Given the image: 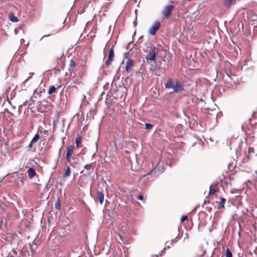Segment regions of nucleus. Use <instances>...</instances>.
<instances>
[{"label": "nucleus", "instance_id": "nucleus-22", "mask_svg": "<svg viewBox=\"0 0 257 257\" xmlns=\"http://www.w3.org/2000/svg\"><path fill=\"white\" fill-rule=\"evenodd\" d=\"M216 192V190L215 188H213L212 187V185H211L210 187V188H209V194H215V193Z\"/></svg>", "mask_w": 257, "mask_h": 257}, {"label": "nucleus", "instance_id": "nucleus-37", "mask_svg": "<svg viewBox=\"0 0 257 257\" xmlns=\"http://www.w3.org/2000/svg\"><path fill=\"white\" fill-rule=\"evenodd\" d=\"M3 238L5 240L7 239V237H3Z\"/></svg>", "mask_w": 257, "mask_h": 257}, {"label": "nucleus", "instance_id": "nucleus-2", "mask_svg": "<svg viewBox=\"0 0 257 257\" xmlns=\"http://www.w3.org/2000/svg\"><path fill=\"white\" fill-rule=\"evenodd\" d=\"M146 58L147 60L154 61L156 59V47L152 46L150 48L149 52L147 54Z\"/></svg>", "mask_w": 257, "mask_h": 257}, {"label": "nucleus", "instance_id": "nucleus-5", "mask_svg": "<svg viewBox=\"0 0 257 257\" xmlns=\"http://www.w3.org/2000/svg\"><path fill=\"white\" fill-rule=\"evenodd\" d=\"M114 51L113 48H111L109 51L108 57V59L105 61V64L107 66L110 65L111 64V62L113 61V57H114Z\"/></svg>", "mask_w": 257, "mask_h": 257}, {"label": "nucleus", "instance_id": "nucleus-25", "mask_svg": "<svg viewBox=\"0 0 257 257\" xmlns=\"http://www.w3.org/2000/svg\"><path fill=\"white\" fill-rule=\"evenodd\" d=\"M225 73L230 78H231V76L232 75V73L230 70H225Z\"/></svg>", "mask_w": 257, "mask_h": 257}, {"label": "nucleus", "instance_id": "nucleus-31", "mask_svg": "<svg viewBox=\"0 0 257 257\" xmlns=\"http://www.w3.org/2000/svg\"><path fill=\"white\" fill-rule=\"evenodd\" d=\"M3 221H0V228L1 229L3 228Z\"/></svg>", "mask_w": 257, "mask_h": 257}, {"label": "nucleus", "instance_id": "nucleus-32", "mask_svg": "<svg viewBox=\"0 0 257 257\" xmlns=\"http://www.w3.org/2000/svg\"><path fill=\"white\" fill-rule=\"evenodd\" d=\"M209 203V201L204 200V204H206Z\"/></svg>", "mask_w": 257, "mask_h": 257}, {"label": "nucleus", "instance_id": "nucleus-30", "mask_svg": "<svg viewBox=\"0 0 257 257\" xmlns=\"http://www.w3.org/2000/svg\"><path fill=\"white\" fill-rule=\"evenodd\" d=\"M33 143H35L34 142H32V141L30 142V143L29 144V146H28V147L30 148H33Z\"/></svg>", "mask_w": 257, "mask_h": 257}, {"label": "nucleus", "instance_id": "nucleus-29", "mask_svg": "<svg viewBox=\"0 0 257 257\" xmlns=\"http://www.w3.org/2000/svg\"><path fill=\"white\" fill-rule=\"evenodd\" d=\"M138 199H139V200H143L144 199V197L142 195L140 194L138 196Z\"/></svg>", "mask_w": 257, "mask_h": 257}, {"label": "nucleus", "instance_id": "nucleus-16", "mask_svg": "<svg viewBox=\"0 0 257 257\" xmlns=\"http://www.w3.org/2000/svg\"><path fill=\"white\" fill-rule=\"evenodd\" d=\"M55 90H56L55 87L53 85H52L49 87V90L48 91V93L49 94H53V93L55 92Z\"/></svg>", "mask_w": 257, "mask_h": 257}, {"label": "nucleus", "instance_id": "nucleus-28", "mask_svg": "<svg viewBox=\"0 0 257 257\" xmlns=\"http://www.w3.org/2000/svg\"><path fill=\"white\" fill-rule=\"evenodd\" d=\"M254 149L253 148H249L248 150V154L253 152Z\"/></svg>", "mask_w": 257, "mask_h": 257}, {"label": "nucleus", "instance_id": "nucleus-8", "mask_svg": "<svg viewBox=\"0 0 257 257\" xmlns=\"http://www.w3.org/2000/svg\"><path fill=\"white\" fill-rule=\"evenodd\" d=\"M236 3V0H224L223 2V5L226 8H229L232 5H235Z\"/></svg>", "mask_w": 257, "mask_h": 257}, {"label": "nucleus", "instance_id": "nucleus-27", "mask_svg": "<svg viewBox=\"0 0 257 257\" xmlns=\"http://www.w3.org/2000/svg\"><path fill=\"white\" fill-rule=\"evenodd\" d=\"M91 167V164L86 165L84 166V168L87 170H89Z\"/></svg>", "mask_w": 257, "mask_h": 257}, {"label": "nucleus", "instance_id": "nucleus-23", "mask_svg": "<svg viewBox=\"0 0 257 257\" xmlns=\"http://www.w3.org/2000/svg\"><path fill=\"white\" fill-rule=\"evenodd\" d=\"M225 201H226V199L225 198H221L220 201L219 202V204H220V205L222 207H224V205L225 203Z\"/></svg>", "mask_w": 257, "mask_h": 257}, {"label": "nucleus", "instance_id": "nucleus-21", "mask_svg": "<svg viewBox=\"0 0 257 257\" xmlns=\"http://www.w3.org/2000/svg\"><path fill=\"white\" fill-rule=\"evenodd\" d=\"M55 207L57 209H60L61 208V205L59 199L56 202Z\"/></svg>", "mask_w": 257, "mask_h": 257}, {"label": "nucleus", "instance_id": "nucleus-35", "mask_svg": "<svg viewBox=\"0 0 257 257\" xmlns=\"http://www.w3.org/2000/svg\"><path fill=\"white\" fill-rule=\"evenodd\" d=\"M131 169H132V170H133V171H136V170H135V169H133V167H132Z\"/></svg>", "mask_w": 257, "mask_h": 257}, {"label": "nucleus", "instance_id": "nucleus-13", "mask_svg": "<svg viewBox=\"0 0 257 257\" xmlns=\"http://www.w3.org/2000/svg\"><path fill=\"white\" fill-rule=\"evenodd\" d=\"M75 65H76V63H75V61L73 59H71L70 61L69 70V71L73 70L75 66Z\"/></svg>", "mask_w": 257, "mask_h": 257}, {"label": "nucleus", "instance_id": "nucleus-1", "mask_svg": "<svg viewBox=\"0 0 257 257\" xmlns=\"http://www.w3.org/2000/svg\"><path fill=\"white\" fill-rule=\"evenodd\" d=\"M165 88H172L174 92L180 93L184 90L183 85L179 80L174 82L171 79H169L165 84Z\"/></svg>", "mask_w": 257, "mask_h": 257}, {"label": "nucleus", "instance_id": "nucleus-7", "mask_svg": "<svg viewBox=\"0 0 257 257\" xmlns=\"http://www.w3.org/2000/svg\"><path fill=\"white\" fill-rule=\"evenodd\" d=\"M133 66V61L131 59H128L126 63L125 70L127 72H131L132 70Z\"/></svg>", "mask_w": 257, "mask_h": 257}, {"label": "nucleus", "instance_id": "nucleus-14", "mask_svg": "<svg viewBox=\"0 0 257 257\" xmlns=\"http://www.w3.org/2000/svg\"><path fill=\"white\" fill-rule=\"evenodd\" d=\"M75 143L76 145L77 148H79L81 147V144L82 143V139L81 137H78L76 139Z\"/></svg>", "mask_w": 257, "mask_h": 257}, {"label": "nucleus", "instance_id": "nucleus-39", "mask_svg": "<svg viewBox=\"0 0 257 257\" xmlns=\"http://www.w3.org/2000/svg\"><path fill=\"white\" fill-rule=\"evenodd\" d=\"M30 74H34V73H30Z\"/></svg>", "mask_w": 257, "mask_h": 257}, {"label": "nucleus", "instance_id": "nucleus-33", "mask_svg": "<svg viewBox=\"0 0 257 257\" xmlns=\"http://www.w3.org/2000/svg\"><path fill=\"white\" fill-rule=\"evenodd\" d=\"M24 42H25V40L24 39H22L21 40V43H24Z\"/></svg>", "mask_w": 257, "mask_h": 257}, {"label": "nucleus", "instance_id": "nucleus-43", "mask_svg": "<svg viewBox=\"0 0 257 257\" xmlns=\"http://www.w3.org/2000/svg\"><path fill=\"white\" fill-rule=\"evenodd\" d=\"M155 257H159V255H156V256H155Z\"/></svg>", "mask_w": 257, "mask_h": 257}, {"label": "nucleus", "instance_id": "nucleus-18", "mask_svg": "<svg viewBox=\"0 0 257 257\" xmlns=\"http://www.w3.org/2000/svg\"><path fill=\"white\" fill-rule=\"evenodd\" d=\"M153 127V125L150 123H145V128L148 130H151Z\"/></svg>", "mask_w": 257, "mask_h": 257}, {"label": "nucleus", "instance_id": "nucleus-15", "mask_svg": "<svg viewBox=\"0 0 257 257\" xmlns=\"http://www.w3.org/2000/svg\"><path fill=\"white\" fill-rule=\"evenodd\" d=\"M70 174H71L70 168L69 166H67L66 168V169L65 171V173L63 175V177H68L70 175Z\"/></svg>", "mask_w": 257, "mask_h": 257}, {"label": "nucleus", "instance_id": "nucleus-41", "mask_svg": "<svg viewBox=\"0 0 257 257\" xmlns=\"http://www.w3.org/2000/svg\"><path fill=\"white\" fill-rule=\"evenodd\" d=\"M30 74H34V73H30Z\"/></svg>", "mask_w": 257, "mask_h": 257}, {"label": "nucleus", "instance_id": "nucleus-17", "mask_svg": "<svg viewBox=\"0 0 257 257\" xmlns=\"http://www.w3.org/2000/svg\"><path fill=\"white\" fill-rule=\"evenodd\" d=\"M40 138V136L39 134H36L32 140V142L36 143L38 141V140Z\"/></svg>", "mask_w": 257, "mask_h": 257}, {"label": "nucleus", "instance_id": "nucleus-34", "mask_svg": "<svg viewBox=\"0 0 257 257\" xmlns=\"http://www.w3.org/2000/svg\"><path fill=\"white\" fill-rule=\"evenodd\" d=\"M15 34H17V33H18V31H17V30L16 29L15 30Z\"/></svg>", "mask_w": 257, "mask_h": 257}, {"label": "nucleus", "instance_id": "nucleus-24", "mask_svg": "<svg viewBox=\"0 0 257 257\" xmlns=\"http://www.w3.org/2000/svg\"><path fill=\"white\" fill-rule=\"evenodd\" d=\"M6 205L4 204H0V212H4Z\"/></svg>", "mask_w": 257, "mask_h": 257}, {"label": "nucleus", "instance_id": "nucleus-36", "mask_svg": "<svg viewBox=\"0 0 257 257\" xmlns=\"http://www.w3.org/2000/svg\"><path fill=\"white\" fill-rule=\"evenodd\" d=\"M50 36V35H44L43 37H47V36Z\"/></svg>", "mask_w": 257, "mask_h": 257}, {"label": "nucleus", "instance_id": "nucleus-4", "mask_svg": "<svg viewBox=\"0 0 257 257\" xmlns=\"http://www.w3.org/2000/svg\"><path fill=\"white\" fill-rule=\"evenodd\" d=\"M161 26V24L160 22L157 21H156L152 26L150 28L149 30V34L152 35H155L157 32V31L159 29Z\"/></svg>", "mask_w": 257, "mask_h": 257}, {"label": "nucleus", "instance_id": "nucleus-9", "mask_svg": "<svg viewBox=\"0 0 257 257\" xmlns=\"http://www.w3.org/2000/svg\"><path fill=\"white\" fill-rule=\"evenodd\" d=\"M67 162L69 163L72 167L74 168L75 167V165L78 162V159L72 156L70 158V162Z\"/></svg>", "mask_w": 257, "mask_h": 257}, {"label": "nucleus", "instance_id": "nucleus-12", "mask_svg": "<svg viewBox=\"0 0 257 257\" xmlns=\"http://www.w3.org/2000/svg\"><path fill=\"white\" fill-rule=\"evenodd\" d=\"M10 20L12 22H17L19 20L17 17H16L14 14L12 13L9 15Z\"/></svg>", "mask_w": 257, "mask_h": 257}, {"label": "nucleus", "instance_id": "nucleus-38", "mask_svg": "<svg viewBox=\"0 0 257 257\" xmlns=\"http://www.w3.org/2000/svg\"><path fill=\"white\" fill-rule=\"evenodd\" d=\"M167 248H170V246L169 245H167V247H166Z\"/></svg>", "mask_w": 257, "mask_h": 257}, {"label": "nucleus", "instance_id": "nucleus-40", "mask_svg": "<svg viewBox=\"0 0 257 257\" xmlns=\"http://www.w3.org/2000/svg\"><path fill=\"white\" fill-rule=\"evenodd\" d=\"M30 74H34V73H30Z\"/></svg>", "mask_w": 257, "mask_h": 257}, {"label": "nucleus", "instance_id": "nucleus-44", "mask_svg": "<svg viewBox=\"0 0 257 257\" xmlns=\"http://www.w3.org/2000/svg\"><path fill=\"white\" fill-rule=\"evenodd\" d=\"M35 151V149H34L33 151Z\"/></svg>", "mask_w": 257, "mask_h": 257}, {"label": "nucleus", "instance_id": "nucleus-26", "mask_svg": "<svg viewBox=\"0 0 257 257\" xmlns=\"http://www.w3.org/2000/svg\"><path fill=\"white\" fill-rule=\"evenodd\" d=\"M187 216H186V215H183L181 218V221L182 222H183L184 220H187Z\"/></svg>", "mask_w": 257, "mask_h": 257}, {"label": "nucleus", "instance_id": "nucleus-6", "mask_svg": "<svg viewBox=\"0 0 257 257\" xmlns=\"http://www.w3.org/2000/svg\"><path fill=\"white\" fill-rule=\"evenodd\" d=\"M74 148V147L73 146H69L67 147V154L66 156V159L67 162H70V158L72 157Z\"/></svg>", "mask_w": 257, "mask_h": 257}, {"label": "nucleus", "instance_id": "nucleus-3", "mask_svg": "<svg viewBox=\"0 0 257 257\" xmlns=\"http://www.w3.org/2000/svg\"><path fill=\"white\" fill-rule=\"evenodd\" d=\"M175 7L173 5H168L165 7L162 11V14L166 18L170 17L172 12Z\"/></svg>", "mask_w": 257, "mask_h": 257}, {"label": "nucleus", "instance_id": "nucleus-19", "mask_svg": "<svg viewBox=\"0 0 257 257\" xmlns=\"http://www.w3.org/2000/svg\"><path fill=\"white\" fill-rule=\"evenodd\" d=\"M13 253L10 252L8 255V257H14V256H16L17 255V252L15 250H12Z\"/></svg>", "mask_w": 257, "mask_h": 257}, {"label": "nucleus", "instance_id": "nucleus-11", "mask_svg": "<svg viewBox=\"0 0 257 257\" xmlns=\"http://www.w3.org/2000/svg\"><path fill=\"white\" fill-rule=\"evenodd\" d=\"M97 198L100 204H102L104 200V194L102 192L97 191Z\"/></svg>", "mask_w": 257, "mask_h": 257}, {"label": "nucleus", "instance_id": "nucleus-10", "mask_svg": "<svg viewBox=\"0 0 257 257\" xmlns=\"http://www.w3.org/2000/svg\"><path fill=\"white\" fill-rule=\"evenodd\" d=\"M28 174L29 178L32 179L36 175V172L33 168L31 167L28 170Z\"/></svg>", "mask_w": 257, "mask_h": 257}, {"label": "nucleus", "instance_id": "nucleus-20", "mask_svg": "<svg viewBox=\"0 0 257 257\" xmlns=\"http://www.w3.org/2000/svg\"><path fill=\"white\" fill-rule=\"evenodd\" d=\"M225 256L226 257H232V253L228 248L226 249Z\"/></svg>", "mask_w": 257, "mask_h": 257}, {"label": "nucleus", "instance_id": "nucleus-42", "mask_svg": "<svg viewBox=\"0 0 257 257\" xmlns=\"http://www.w3.org/2000/svg\"><path fill=\"white\" fill-rule=\"evenodd\" d=\"M255 174H257V170H256V171H255Z\"/></svg>", "mask_w": 257, "mask_h": 257}]
</instances>
